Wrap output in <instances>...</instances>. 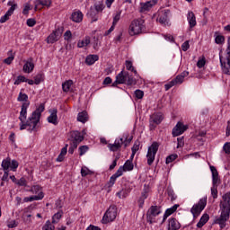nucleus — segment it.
Instances as JSON below:
<instances>
[{"mask_svg": "<svg viewBox=\"0 0 230 230\" xmlns=\"http://www.w3.org/2000/svg\"><path fill=\"white\" fill-rule=\"evenodd\" d=\"M187 128H188V126L182 124V122H178L172 129L173 137H177L178 136H181V134H184Z\"/></svg>", "mask_w": 230, "mask_h": 230, "instance_id": "obj_13", "label": "nucleus"}, {"mask_svg": "<svg viewBox=\"0 0 230 230\" xmlns=\"http://www.w3.org/2000/svg\"><path fill=\"white\" fill-rule=\"evenodd\" d=\"M18 102H28V95L26 93H20Z\"/></svg>", "mask_w": 230, "mask_h": 230, "instance_id": "obj_47", "label": "nucleus"}, {"mask_svg": "<svg viewBox=\"0 0 230 230\" xmlns=\"http://www.w3.org/2000/svg\"><path fill=\"white\" fill-rule=\"evenodd\" d=\"M71 85H73V80H67L62 84V90L64 93H69L71 89Z\"/></svg>", "mask_w": 230, "mask_h": 230, "instance_id": "obj_32", "label": "nucleus"}, {"mask_svg": "<svg viewBox=\"0 0 230 230\" xmlns=\"http://www.w3.org/2000/svg\"><path fill=\"white\" fill-rule=\"evenodd\" d=\"M13 61V56L8 57L4 60V64H7L8 66H10V64H12Z\"/></svg>", "mask_w": 230, "mask_h": 230, "instance_id": "obj_61", "label": "nucleus"}, {"mask_svg": "<svg viewBox=\"0 0 230 230\" xmlns=\"http://www.w3.org/2000/svg\"><path fill=\"white\" fill-rule=\"evenodd\" d=\"M62 37V31L60 29H58L54 31L48 38L47 42L48 44H55L57 40H58Z\"/></svg>", "mask_w": 230, "mask_h": 230, "instance_id": "obj_14", "label": "nucleus"}, {"mask_svg": "<svg viewBox=\"0 0 230 230\" xmlns=\"http://www.w3.org/2000/svg\"><path fill=\"white\" fill-rule=\"evenodd\" d=\"M223 200L220 202L221 215L217 219V224L221 226V228L226 227V222H227L230 217V192L226 193L222 197Z\"/></svg>", "mask_w": 230, "mask_h": 230, "instance_id": "obj_2", "label": "nucleus"}, {"mask_svg": "<svg viewBox=\"0 0 230 230\" xmlns=\"http://www.w3.org/2000/svg\"><path fill=\"white\" fill-rule=\"evenodd\" d=\"M40 82H44V74H38L36 76H34V84L36 85H39Z\"/></svg>", "mask_w": 230, "mask_h": 230, "instance_id": "obj_34", "label": "nucleus"}, {"mask_svg": "<svg viewBox=\"0 0 230 230\" xmlns=\"http://www.w3.org/2000/svg\"><path fill=\"white\" fill-rule=\"evenodd\" d=\"M204 66H206V58H202V59H199L198 62H197V66L201 69V67H204Z\"/></svg>", "mask_w": 230, "mask_h": 230, "instance_id": "obj_53", "label": "nucleus"}, {"mask_svg": "<svg viewBox=\"0 0 230 230\" xmlns=\"http://www.w3.org/2000/svg\"><path fill=\"white\" fill-rule=\"evenodd\" d=\"M118 217V208L115 205L111 206L102 217V224H109V222H113Z\"/></svg>", "mask_w": 230, "mask_h": 230, "instance_id": "obj_7", "label": "nucleus"}, {"mask_svg": "<svg viewBox=\"0 0 230 230\" xmlns=\"http://www.w3.org/2000/svg\"><path fill=\"white\" fill-rule=\"evenodd\" d=\"M126 68L128 69V71H132L133 73H135V75H137V70L134 69V66H132V61H126Z\"/></svg>", "mask_w": 230, "mask_h": 230, "instance_id": "obj_35", "label": "nucleus"}, {"mask_svg": "<svg viewBox=\"0 0 230 230\" xmlns=\"http://www.w3.org/2000/svg\"><path fill=\"white\" fill-rule=\"evenodd\" d=\"M225 41H226V38L222 35H217L215 38L216 44H224Z\"/></svg>", "mask_w": 230, "mask_h": 230, "instance_id": "obj_41", "label": "nucleus"}, {"mask_svg": "<svg viewBox=\"0 0 230 230\" xmlns=\"http://www.w3.org/2000/svg\"><path fill=\"white\" fill-rule=\"evenodd\" d=\"M124 172H125V169L123 168V166H120L116 172V173L113 174V176H115L118 179V177H121V175H123Z\"/></svg>", "mask_w": 230, "mask_h": 230, "instance_id": "obj_48", "label": "nucleus"}, {"mask_svg": "<svg viewBox=\"0 0 230 230\" xmlns=\"http://www.w3.org/2000/svg\"><path fill=\"white\" fill-rule=\"evenodd\" d=\"M208 204V198H202L199 199V201L193 205V207L190 209V213L193 215L194 218H197L204 211L206 206Z\"/></svg>", "mask_w": 230, "mask_h": 230, "instance_id": "obj_6", "label": "nucleus"}, {"mask_svg": "<svg viewBox=\"0 0 230 230\" xmlns=\"http://www.w3.org/2000/svg\"><path fill=\"white\" fill-rule=\"evenodd\" d=\"M93 49H98L100 48V39L98 37H93Z\"/></svg>", "mask_w": 230, "mask_h": 230, "instance_id": "obj_49", "label": "nucleus"}, {"mask_svg": "<svg viewBox=\"0 0 230 230\" xmlns=\"http://www.w3.org/2000/svg\"><path fill=\"white\" fill-rule=\"evenodd\" d=\"M148 199V189H145L141 193V197L138 199V206L139 208H143L145 205V200Z\"/></svg>", "mask_w": 230, "mask_h": 230, "instance_id": "obj_22", "label": "nucleus"}, {"mask_svg": "<svg viewBox=\"0 0 230 230\" xmlns=\"http://www.w3.org/2000/svg\"><path fill=\"white\" fill-rule=\"evenodd\" d=\"M168 19H170V10L162 11L158 18L160 24H168Z\"/></svg>", "mask_w": 230, "mask_h": 230, "instance_id": "obj_16", "label": "nucleus"}, {"mask_svg": "<svg viewBox=\"0 0 230 230\" xmlns=\"http://www.w3.org/2000/svg\"><path fill=\"white\" fill-rule=\"evenodd\" d=\"M73 37V33H71V31H66L64 34L65 40H71Z\"/></svg>", "mask_w": 230, "mask_h": 230, "instance_id": "obj_52", "label": "nucleus"}, {"mask_svg": "<svg viewBox=\"0 0 230 230\" xmlns=\"http://www.w3.org/2000/svg\"><path fill=\"white\" fill-rule=\"evenodd\" d=\"M226 137H229L230 136V120L227 122L226 129Z\"/></svg>", "mask_w": 230, "mask_h": 230, "instance_id": "obj_64", "label": "nucleus"}, {"mask_svg": "<svg viewBox=\"0 0 230 230\" xmlns=\"http://www.w3.org/2000/svg\"><path fill=\"white\" fill-rule=\"evenodd\" d=\"M28 107L30 102H23L20 112L19 119L20 130H29V132H37V125L40 121V116L44 112V104H40L31 114L26 121V116L28 114Z\"/></svg>", "mask_w": 230, "mask_h": 230, "instance_id": "obj_1", "label": "nucleus"}, {"mask_svg": "<svg viewBox=\"0 0 230 230\" xmlns=\"http://www.w3.org/2000/svg\"><path fill=\"white\" fill-rule=\"evenodd\" d=\"M145 21L141 19L133 20L129 26V35L134 37V35H139L143 33V29L145 28Z\"/></svg>", "mask_w": 230, "mask_h": 230, "instance_id": "obj_3", "label": "nucleus"}, {"mask_svg": "<svg viewBox=\"0 0 230 230\" xmlns=\"http://www.w3.org/2000/svg\"><path fill=\"white\" fill-rule=\"evenodd\" d=\"M126 84L127 85H136L137 81L130 74L126 73Z\"/></svg>", "mask_w": 230, "mask_h": 230, "instance_id": "obj_31", "label": "nucleus"}, {"mask_svg": "<svg viewBox=\"0 0 230 230\" xmlns=\"http://www.w3.org/2000/svg\"><path fill=\"white\" fill-rule=\"evenodd\" d=\"M116 79L119 84H127V72L121 71L118 74Z\"/></svg>", "mask_w": 230, "mask_h": 230, "instance_id": "obj_26", "label": "nucleus"}, {"mask_svg": "<svg viewBox=\"0 0 230 230\" xmlns=\"http://www.w3.org/2000/svg\"><path fill=\"white\" fill-rule=\"evenodd\" d=\"M9 168L12 170V172H16L17 168H19V162H17L16 160H12Z\"/></svg>", "mask_w": 230, "mask_h": 230, "instance_id": "obj_39", "label": "nucleus"}, {"mask_svg": "<svg viewBox=\"0 0 230 230\" xmlns=\"http://www.w3.org/2000/svg\"><path fill=\"white\" fill-rule=\"evenodd\" d=\"M81 175L82 177H87V175H91V170L87 167H83L81 169Z\"/></svg>", "mask_w": 230, "mask_h": 230, "instance_id": "obj_42", "label": "nucleus"}, {"mask_svg": "<svg viewBox=\"0 0 230 230\" xmlns=\"http://www.w3.org/2000/svg\"><path fill=\"white\" fill-rule=\"evenodd\" d=\"M135 96L136 98H137V100H142V98L145 96V92L141 90H136Z\"/></svg>", "mask_w": 230, "mask_h": 230, "instance_id": "obj_44", "label": "nucleus"}, {"mask_svg": "<svg viewBox=\"0 0 230 230\" xmlns=\"http://www.w3.org/2000/svg\"><path fill=\"white\" fill-rule=\"evenodd\" d=\"M179 157L177 155H170L169 156L166 157L165 163L166 164H170V163H173L175 159Z\"/></svg>", "mask_w": 230, "mask_h": 230, "instance_id": "obj_40", "label": "nucleus"}, {"mask_svg": "<svg viewBox=\"0 0 230 230\" xmlns=\"http://www.w3.org/2000/svg\"><path fill=\"white\" fill-rule=\"evenodd\" d=\"M30 12V4H25L23 10H22V13L23 15H28V13Z\"/></svg>", "mask_w": 230, "mask_h": 230, "instance_id": "obj_62", "label": "nucleus"}, {"mask_svg": "<svg viewBox=\"0 0 230 230\" xmlns=\"http://www.w3.org/2000/svg\"><path fill=\"white\" fill-rule=\"evenodd\" d=\"M89 119V117L87 115V111H82L78 113L77 116V121H80L81 123H85Z\"/></svg>", "mask_w": 230, "mask_h": 230, "instance_id": "obj_29", "label": "nucleus"}, {"mask_svg": "<svg viewBox=\"0 0 230 230\" xmlns=\"http://www.w3.org/2000/svg\"><path fill=\"white\" fill-rule=\"evenodd\" d=\"M42 230H55V226L51 224V221L48 220L43 226Z\"/></svg>", "mask_w": 230, "mask_h": 230, "instance_id": "obj_38", "label": "nucleus"}, {"mask_svg": "<svg viewBox=\"0 0 230 230\" xmlns=\"http://www.w3.org/2000/svg\"><path fill=\"white\" fill-rule=\"evenodd\" d=\"M116 179H118V178H116L114 176V174L110 178V181L107 183L108 188H112L114 186L115 182H116Z\"/></svg>", "mask_w": 230, "mask_h": 230, "instance_id": "obj_46", "label": "nucleus"}, {"mask_svg": "<svg viewBox=\"0 0 230 230\" xmlns=\"http://www.w3.org/2000/svg\"><path fill=\"white\" fill-rule=\"evenodd\" d=\"M210 170L212 172V180H213L211 195L213 199H217L218 197V190H217V184H218V171H217V168H215V166H210Z\"/></svg>", "mask_w": 230, "mask_h": 230, "instance_id": "obj_9", "label": "nucleus"}, {"mask_svg": "<svg viewBox=\"0 0 230 230\" xmlns=\"http://www.w3.org/2000/svg\"><path fill=\"white\" fill-rule=\"evenodd\" d=\"M199 220H201L203 224H208V220H209V215L204 214Z\"/></svg>", "mask_w": 230, "mask_h": 230, "instance_id": "obj_58", "label": "nucleus"}, {"mask_svg": "<svg viewBox=\"0 0 230 230\" xmlns=\"http://www.w3.org/2000/svg\"><path fill=\"white\" fill-rule=\"evenodd\" d=\"M188 21L190 28H195V26H197V18L195 17V13H193V12H189Z\"/></svg>", "mask_w": 230, "mask_h": 230, "instance_id": "obj_23", "label": "nucleus"}, {"mask_svg": "<svg viewBox=\"0 0 230 230\" xmlns=\"http://www.w3.org/2000/svg\"><path fill=\"white\" fill-rule=\"evenodd\" d=\"M35 67V65L31 61H27L26 64L23 66L24 73H31Z\"/></svg>", "mask_w": 230, "mask_h": 230, "instance_id": "obj_27", "label": "nucleus"}, {"mask_svg": "<svg viewBox=\"0 0 230 230\" xmlns=\"http://www.w3.org/2000/svg\"><path fill=\"white\" fill-rule=\"evenodd\" d=\"M11 164H12V160L10 159V157L4 159L1 164L3 171L8 172V170H10Z\"/></svg>", "mask_w": 230, "mask_h": 230, "instance_id": "obj_25", "label": "nucleus"}, {"mask_svg": "<svg viewBox=\"0 0 230 230\" xmlns=\"http://www.w3.org/2000/svg\"><path fill=\"white\" fill-rule=\"evenodd\" d=\"M223 149L225 151V154H230V142H226L224 145Z\"/></svg>", "mask_w": 230, "mask_h": 230, "instance_id": "obj_56", "label": "nucleus"}, {"mask_svg": "<svg viewBox=\"0 0 230 230\" xmlns=\"http://www.w3.org/2000/svg\"><path fill=\"white\" fill-rule=\"evenodd\" d=\"M177 208H179V204H175L172 208H167L165 210V213L164 215L163 223H164L166 221V218H168L170 217V215H173V213H175V211H177Z\"/></svg>", "mask_w": 230, "mask_h": 230, "instance_id": "obj_18", "label": "nucleus"}, {"mask_svg": "<svg viewBox=\"0 0 230 230\" xmlns=\"http://www.w3.org/2000/svg\"><path fill=\"white\" fill-rule=\"evenodd\" d=\"M34 10H37L39 6H51V0H35L34 1Z\"/></svg>", "mask_w": 230, "mask_h": 230, "instance_id": "obj_20", "label": "nucleus"}, {"mask_svg": "<svg viewBox=\"0 0 230 230\" xmlns=\"http://www.w3.org/2000/svg\"><path fill=\"white\" fill-rule=\"evenodd\" d=\"M158 150L159 144L157 142H153L148 147L146 155L148 166H152V164H154V161H155V155H157Z\"/></svg>", "mask_w": 230, "mask_h": 230, "instance_id": "obj_5", "label": "nucleus"}, {"mask_svg": "<svg viewBox=\"0 0 230 230\" xmlns=\"http://www.w3.org/2000/svg\"><path fill=\"white\" fill-rule=\"evenodd\" d=\"M22 82H26V77L23 75H19L14 81V85H19Z\"/></svg>", "mask_w": 230, "mask_h": 230, "instance_id": "obj_45", "label": "nucleus"}, {"mask_svg": "<svg viewBox=\"0 0 230 230\" xmlns=\"http://www.w3.org/2000/svg\"><path fill=\"white\" fill-rule=\"evenodd\" d=\"M91 44V37L86 36L82 40H79L77 43V47L79 48H86V46Z\"/></svg>", "mask_w": 230, "mask_h": 230, "instance_id": "obj_24", "label": "nucleus"}, {"mask_svg": "<svg viewBox=\"0 0 230 230\" xmlns=\"http://www.w3.org/2000/svg\"><path fill=\"white\" fill-rule=\"evenodd\" d=\"M161 214V208L158 206H151L146 213L147 222L152 224L154 222L155 217Z\"/></svg>", "mask_w": 230, "mask_h": 230, "instance_id": "obj_11", "label": "nucleus"}, {"mask_svg": "<svg viewBox=\"0 0 230 230\" xmlns=\"http://www.w3.org/2000/svg\"><path fill=\"white\" fill-rule=\"evenodd\" d=\"M182 51H188L190 49V41L186 40L181 45Z\"/></svg>", "mask_w": 230, "mask_h": 230, "instance_id": "obj_54", "label": "nucleus"}, {"mask_svg": "<svg viewBox=\"0 0 230 230\" xmlns=\"http://www.w3.org/2000/svg\"><path fill=\"white\" fill-rule=\"evenodd\" d=\"M87 150H89V146H81L79 147V155H84V154H85V152H87Z\"/></svg>", "mask_w": 230, "mask_h": 230, "instance_id": "obj_51", "label": "nucleus"}, {"mask_svg": "<svg viewBox=\"0 0 230 230\" xmlns=\"http://www.w3.org/2000/svg\"><path fill=\"white\" fill-rule=\"evenodd\" d=\"M67 146H69V145H66L62 149H61V152H60V155H65L66 156V154H67Z\"/></svg>", "mask_w": 230, "mask_h": 230, "instance_id": "obj_63", "label": "nucleus"}, {"mask_svg": "<svg viewBox=\"0 0 230 230\" xmlns=\"http://www.w3.org/2000/svg\"><path fill=\"white\" fill-rule=\"evenodd\" d=\"M220 64L223 73H225V75H230V38H228L226 58L224 60L222 56H220Z\"/></svg>", "mask_w": 230, "mask_h": 230, "instance_id": "obj_4", "label": "nucleus"}, {"mask_svg": "<svg viewBox=\"0 0 230 230\" xmlns=\"http://www.w3.org/2000/svg\"><path fill=\"white\" fill-rule=\"evenodd\" d=\"M16 184H17L18 186H26V184H27L26 179L21 178L20 180H18V181H16Z\"/></svg>", "mask_w": 230, "mask_h": 230, "instance_id": "obj_57", "label": "nucleus"}, {"mask_svg": "<svg viewBox=\"0 0 230 230\" xmlns=\"http://www.w3.org/2000/svg\"><path fill=\"white\" fill-rule=\"evenodd\" d=\"M174 80H176V84H182L184 82L183 75H177Z\"/></svg>", "mask_w": 230, "mask_h": 230, "instance_id": "obj_59", "label": "nucleus"}, {"mask_svg": "<svg viewBox=\"0 0 230 230\" xmlns=\"http://www.w3.org/2000/svg\"><path fill=\"white\" fill-rule=\"evenodd\" d=\"M181 229V223L174 217L169 219L168 230H179Z\"/></svg>", "mask_w": 230, "mask_h": 230, "instance_id": "obj_17", "label": "nucleus"}, {"mask_svg": "<svg viewBox=\"0 0 230 230\" xmlns=\"http://www.w3.org/2000/svg\"><path fill=\"white\" fill-rule=\"evenodd\" d=\"M154 4H155V2H154V1H149V2L143 4L142 12H146V11L150 10V8H152Z\"/></svg>", "mask_w": 230, "mask_h": 230, "instance_id": "obj_33", "label": "nucleus"}, {"mask_svg": "<svg viewBox=\"0 0 230 230\" xmlns=\"http://www.w3.org/2000/svg\"><path fill=\"white\" fill-rule=\"evenodd\" d=\"M164 119V117L161 112L152 114L149 119L150 130H155V128H157V125H161Z\"/></svg>", "mask_w": 230, "mask_h": 230, "instance_id": "obj_8", "label": "nucleus"}, {"mask_svg": "<svg viewBox=\"0 0 230 230\" xmlns=\"http://www.w3.org/2000/svg\"><path fill=\"white\" fill-rule=\"evenodd\" d=\"M83 141L84 136L80 131H72L70 133V144L74 145V147L78 146Z\"/></svg>", "mask_w": 230, "mask_h": 230, "instance_id": "obj_10", "label": "nucleus"}, {"mask_svg": "<svg viewBox=\"0 0 230 230\" xmlns=\"http://www.w3.org/2000/svg\"><path fill=\"white\" fill-rule=\"evenodd\" d=\"M33 200H42L44 199V192L40 191L38 195L32 196Z\"/></svg>", "mask_w": 230, "mask_h": 230, "instance_id": "obj_55", "label": "nucleus"}, {"mask_svg": "<svg viewBox=\"0 0 230 230\" xmlns=\"http://www.w3.org/2000/svg\"><path fill=\"white\" fill-rule=\"evenodd\" d=\"M57 109H54L50 115L48 117L49 123H52V125H58V117L57 116Z\"/></svg>", "mask_w": 230, "mask_h": 230, "instance_id": "obj_19", "label": "nucleus"}, {"mask_svg": "<svg viewBox=\"0 0 230 230\" xmlns=\"http://www.w3.org/2000/svg\"><path fill=\"white\" fill-rule=\"evenodd\" d=\"M119 19H121V11L118 12L113 16V22H112L113 26H116L118 24V22H119Z\"/></svg>", "mask_w": 230, "mask_h": 230, "instance_id": "obj_37", "label": "nucleus"}, {"mask_svg": "<svg viewBox=\"0 0 230 230\" xmlns=\"http://www.w3.org/2000/svg\"><path fill=\"white\" fill-rule=\"evenodd\" d=\"M98 58V55H90L85 58V62L87 66H93L94 62H97Z\"/></svg>", "mask_w": 230, "mask_h": 230, "instance_id": "obj_28", "label": "nucleus"}, {"mask_svg": "<svg viewBox=\"0 0 230 230\" xmlns=\"http://www.w3.org/2000/svg\"><path fill=\"white\" fill-rule=\"evenodd\" d=\"M122 168L124 169V172H132V170H134V164H132V160H127Z\"/></svg>", "mask_w": 230, "mask_h": 230, "instance_id": "obj_30", "label": "nucleus"}, {"mask_svg": "<svg viewBox=\"0 0 230 230\" xmlns=\"http://www.w3.org/2000/svg\"><path fill=\"white\" fill-rule=\"evenodd\" d=\"M26 23H27V26H29L30 28H33V26L37 24V21H35V19L33 18H30L27 20Z\"/></svg>", "mask_w": 230, "mask_h": 230, "instance_id": "obj_50", "label": "nucleus"}, {"mask_svg": "<svg viewBox=\"0 0 230 230\" xmlns=\"http://www.w3.org/2000/svg\"><path fill=\"white\" fill-rule=\"evenodd\" d=\"M7 4H8V6H11V7L5 13V14L0 18L1 24L6 22V21H8V19H10V17L13 13V12H15V8H17V4H13V2H12V1H9Z\"/></svg>", "mask_w": 230, "mask_h": 230, "instance_id": "obj_12", "label": "nucleus"}, {"mask_svg": "<svg viewBox=\"0 0 230 230\" xmlns=\"http://www.w3.org/2000/svg\"><path fill=\"white\" fill-rule=\"evenodd\" d=\"M18 226L19 222L15 220H11L7 223V227H9V229H13V227H17Z\"/></svg>", "mask_w": 230, "mask_h": 230, "instance_id": "obj_43", "label": "nucleus"}, {"mask_svg": "<svg viewBox=\"0 0 230 230\" xmlns=\"http://www.w3.org/2000/svg\"><path fill=\"white\" fill-rule=\"evenodd\" d=\"M31 191H32V193L40 192V186L34 185L33 187H31Z\"/></svg>", "mask_w": 230, "mask_h": 230, "instance_id": "obj_60", "label": "nucleus"}, {"mask_svg": "<svg viewBox=\"0 0 230 230\" xmlns=\"http://www.w3.org/2000/svg\"><path fill=\"white\" fill-rule=\"evenodd\" d=\"M63 212H58L56 213L52 217V224H58V220L62 218Z\"/></svg>", "mask_w": 230, "mask_h": 230, "instance_id": "obj_36", "label": "nucleus"}, {"mask_svg": "<svg viewBox=\"0 0 230 230\" xmlns=\"http://www.w3.org/2000/svg\"><path fill=\"white\" fill-rule=\"evenodd\" d=\"M71 19L74 22H82L84 20V14L80 11H76L72 13Z\"/></svg>", "mask_w": 230, "mask_h": 230, "instance_id": "obj_21", "label": "nucleus"}, {"mask_svg": "<svg viewBox=\"0 0 230 230\" xmlns=\"http://www.w3.org/2000/svg\"><path fill=\"white\" fill-rule=\"evenodd\" d=\"M121 146H123V138L116 139L114 144L108 145V148H110L111 152H118Z\"/></svg>", "mask_w": 230, "mask_h": 230, "instance_id": "obj_15", "label": "nucleus"}]
</instances>
